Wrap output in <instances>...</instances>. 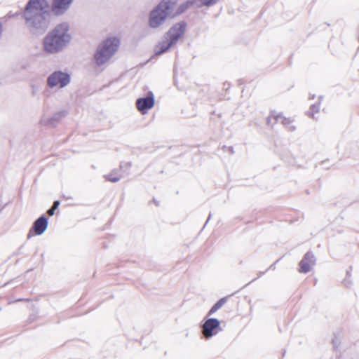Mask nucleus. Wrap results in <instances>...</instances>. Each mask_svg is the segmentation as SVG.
<instances>
[{
	"label": "nucleus",
	"mask_w": 359,
	"mask_h": 359,
	"mask_svg": "<svg viewBox=\"0 0 359 359\" xmlns=\"http://www.w3.org/2000/svg\"><path fill=\"white\" fill-rule=\"evenodd\" d=\"M74 0H53L51 10L47 0H29L23 12L28 29L33 32H43L49 26L53 13L59 16L69 8Z\"/></svg>",
	"instance_id": "1"
},
{
	"label": "nucleus",
	"mask_w": 359,
	"mask_h": 359,
	"mask_svg": "<svg viewBox=\"0 0 359 359\" xmlns=\"http://www.w3.org/2000/svg\"><path fill=\"white\" fill-rule=\"evenodd\" d=\"M72 35L67 22L57 25L43 39V50L48 54H56L70 44Z\"/></svg>",
	"instance_id": "2"
},
{
	"label": "nucleus",
	"mask_w": 359,
	"mask_h": 359,
	"mask_svg": "<svg viewBox=\"0 0 359 359\" xmlns=\"http://www.w3.org/2000/svg\"><path fill=\"white\" fill-rule=\"evenodd\" d=\"M178 0H162L151 12L149 25L151 28H158L167 18L174 17Z\"/></svg>",
	"instance_id": "3"
},
{
	"label": "nucleus",
	"mask_w": 359,
	"mask_h": 359,
	"mask_svg": "<svg viewBox=\"0 0 359 359\" xmlns=\"http://www.w3.org/2000/svg\"><path fill=\"white\" fill-rule=\"evenodd\" d=\"M120 40L117 37H109L99 45L94 55L97 65H102L108 62L118 50Z\"/></svg>",
	"instance_id": "4"
},
{
	"label": "nucleus",
	"mask_w": 359,
	"mask_h": 359,
	"mask_svg": "<svg viewBox=\"0 0 359 359\" xmlns=\"http://www.w3.org/2000/svg\"><path fill=\"white\" fill-rule=\"evenodd\" d=\"M71 81L70 75L60 70L55 71L47 78V86L50 88H63L68 86Z\"/></svg>",
	"instance_id": "5"
},
{
	"label": "nucleus",
	"mask_w": 359,
	"mask_h": 359,
	"mask_svg": "<svg viewBox=\"0 0 359 359\" xmlns=\"http://www.w3.org/2000/svg\"><path fill=\"white\" fill-rule=\"evenodd\" d=\"M220 322L217 318H208L202 325V333L206 339L218 333Z\"/></svg>",
	"instance_id": "6"
},
{
	"label": "nucleus",
	"mask_w": 359,
	"mask_h": 359,
	"mask_svg": "<svg viewBox=\"0 0 359 359\" xmlns=\"http://www.w3.org/2000/svg\"><path fill=\"white\" fill-rule=\"evenodd\" d=\"M154 94L149 92L147 97H140L136 100V107L142 114H144L154 107Z\"/></svg>",
	"instance_id": "7"
},
{
	"label": "nucleus",
	"mask_w": 359,
	"mask_h": 359,
	"mask_svg": "<svg viewBox=\"0 0 359 359\" xmlns=\"http://www.w3.org/2000/svg\"><path fill=\"white\" fill-rule=\"evenodd\" d=\"M186 29V23L180 22L175 24L168 32L166 36L175 43L178 39L183 35Z\"/></svg>",
	"instance_id": "8"
},
{
	"label": "nucleus",
	"mask_w": 359,
	"mask_h": 359,
	"mask_svg": "<svg viewBox=\"0 0 359 359\" xmlns=\"http://www.w3.org/2000/svg\"><path fill=\"white\" fill-rule=\"evenodd\" d=\"M272 118L274 119L276 123H281L287 127L290 131H294L296 128L295 126L292 124L293 120L290 118L284 117L281 114H278L275 111L271 112V114L267 118L268 125L271 124Z\"/></svg>",
	"instance_id": "9"
},
{
	"label": "nucleus",
	"mask_w": 359,
	"mask_h": 359,
	"mask_svg": "<svg viewBox=\"0 0 359 359\" xmlns=\"http://www.w3.org/2000/svg\"><path fill=\"white\" fill-rule=\"evenodd\" d=\"M48 227V219L42 215L39 217L33 223L32 227L28 233V238L31 237L32 232L34 231L36 235H41Z\"/></svg>",
	"instance_id": "10"
},
{
	"label": "nucleus",
	"mask_w": 359,
	"mask_h": 359,
	"mask_svg": "<svg viewBox=\"0 0 359 359\" xmlns=\"http://www.w3.org/2000/svg\"><path fill=\"white\" fill-rule=\"evenodd\" d=\"M316 264V258L313 253L308 252L299 262V272L306 273L309 272Z\"/></svg>",
	"instance_id": "11"
},
{
	"label": "nucleus",
	"mask_w": 359,
	"mask_h": 359,
	"mask_svg": "<svg viewBox=\"0 0 359 359\" xmlns=\"http://www.w3.org/2000/svg\"><path fill=\"white\" fill-rule=\"evenodd\" d=\"M173 44H175L170 39L165 36L155 48L156 55H161L166 52Z\"/></svg>",
	"instance_id": "12"
},
{
	"label": "nucleus",
	"mask_w": 359,
	"mask_h": 359,
	"mask_svg": "<svg viewBox=\"0 0 359 359\" xmlns=\"http://www.w3.org/2000/svg\"><path fill=\"white\" fill-rule=\"evenodd\" d=\"M192 6L195 7L194 0L187 1L180 4L176 11H175V9L174 10V16L176 15L182 13L186 10H187L189 8H191Z\"/></svg>",
	"instance_id": "13"
},
{
	"label": "nucleus",
	"mask_w": 359,
	"mask_h": 359,
	"mask_svg": "<svg viewBox=\"0 0 359 359\" xmlns=\"http://www.w3.org/2000/svg\"><path fill=\"white\" fill-rule=\"evenodd\" d=\"M219 0H194L195 8H201L203 6H211L215 4Z\"/></svg>",
	"instance_id": "14"
},
{
	"label": "nucleus",
	"mask_w": 359,
	"mask_h": 359,
	"mask_svg": "<svg viewBox=\"0 0 359 359\" xmlns=\"http://www.w3.org/2000/svg\"><path fill=\"white\" fill-rule=\"evenodd\" d=\"M104 177L107 181L111 182H117L121 178V176L118 175L116 170H112L111 173L104 175Z\"/></svg>",
	"instance_id": "15"
},
{
	"label": "nucleus",
	"mask_w": 359,
	"mask_h": 359,
	"mask_svg": "<svg viewBox=\"0 0 359 359\" xmlns=\"http://www.w3.org/2000/svg\"><path fill=\"white\" fill-rule=\"evenodd\" d=\"M226 299L225 297L220 299L217 303H215L208 312V315L211 316L219 310L226 302Z\"/></svg>",
	"instance_id": "16"
},
{
	"label": "nucleus",
	"mask_w": 359,
	"mask_h": 359,
	"mask_svg": "<svg viewBox=\"0 0 359 359\" xmlns=\"http://www.w3.org/2000/svg\"><path fill=\"white\" fill-rule=\"evenodd\" d=\"M65 116V111H60L53 115V116L46 124L53 126L55 121H59L60 118Z\"/></svg>",
	"instance_id": "17"
},
{
	"label": "nucleus",
	"mask_w": 359,
	"mask_h": 359,
	"mask_svg": "<svg viewBox=\"0 0 359 359\" xmlns=\"http://www.w3.org/2000/svg\"><path fill=\"white\" fill-rule=\"evenodd\" d=\"M319 109L320 104H313L311 106L309 111L307 112V114L312 118H315L314 114L315 113H318L319 111Z\"/></svg>",
	"instance_id": "18"
},
{
	"label": "nucleus",
	"mask_w": 359,
	"mask_h": 359,
	"mask_svg": "<svg viewBox=\"0 0 359 359\" xmlns=\"http://www.w3.org/2000/svg\"><path fill=\"white\" fill-rule=\"evenodd\" d=\"M59 205H60L59 201H54L52 207L50 209H48L47 211L48 215L50 216L53 215L55 213V210L58 208Z\"/></svg>",
	"instance_id": "19"
},
{
	"label": "nucleus",
	"mask_w": 359,
	"mask_h": 359,
	"mask_svg": "<svg viewBox=\"0 0 359 359\" xmlns=\"http://www.w3.org/2000/svg\"><path fill=\"white\" fill-rule=\"evenodd\" d=\"M18 15V13L9 12V13L6 15V18H14V17H15V16H16V15Z\"/></svg>",
	"instance_id": "20"
},
{
	"label": "nucleus",
	"mask_w": 359,
	"mask_h": 359,
	"mask_svg": "<svg viewBox=\"0 0 359 359\" xmlns=\"http://www.w3.org/2000/svg\"><path fill=\"white\" fill-rule=\"evenodd\" d=\"M126 165L127 168H130L131 165H130V163H126Z\"/></svg>",
	"instance_id": "21"
},
{
	"label": "nucleus",
	"mask_w": 359,
	"mask_h": 359,
	"mask_svg": "<svg viewBox=\"0 0 359 359\" xmlns=\"http://www.w3.org/2000/svg\"><path fill=\"white\" fill-rule=\"evenodd\" d=\"M314 97H315V95H310V99H313V98H314Z\"/></svg>",
	"instance_id": "22"
},
{
	"label": "nucleus",
	"mask_w": 359,
	"mask_h": 359,
	"mask_svg": "<svg viewBox=\"0 0 359 359\" xmlns=\"http://www.w3.org/2000/svg\"><path fill=\"white\" fill-rule=\"evenodd\" d=\"M210 217H211V214H210V215H209V217H208V219H207V221H206V223L209 221V219H210Z\"/></svg>",
	"instance_id": "23"
}]
</instances>
